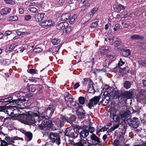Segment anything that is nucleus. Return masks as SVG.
<instances>
[{"instance_id": "f257e3e1", "label": "nucleus", "mask_w": 146, "mask_h": 146, "mask_svg": "<svg viewBox=\"0 0 146 146\" xmlns=\"http://www.w3.org/2000/svg\"><path fill=\"white\" fill-rule=\"evenodd\" d=\"M36 117H38V115L37 113L30 112L26 114L21 116L19 121L22 123L30 125L35 123V118Z\"/></svg>"}, {"instance_id": "f03ea898", "label": "nucleus", "mask_w": 146, "mask_h": 146, "mask_svg": "<svg viewBox=\"0 0 146 146\" xmlns=\"http://www.w3.org/2000/svg\"><path fill=\"white\" fill-rule=\"evenodd\" d=\"M11 97L6 98H0V104L1 105L5 106L7 105L6 103L9 102L10 103V100L12 99ZM13 106L5 107V106H0V111H3L5 113L8 114L9 116H12L13 115Z\"/></svg>"}, {"instance_id": "7ed1b4c3", "label": "nucleus", "mask_w": 146, "mask_h": 146, "mask_svg": "<svg viewBox=\"0 0 146 146\" xmlns=\"http://www.w3.org/2000/svg\"><path fill=\"white\" fill-rule=\"evenodd\" d=\"M55 110V108L53 105H50L46 110L42 113L41 116L48 119L52 116Z\"/></svg>"}, {"instance_id": "20e7f679", "label": "nucleus", "mask_w": 146, "mask_h": 146, "mask_svg": "<svg viewBox=\"0 0 146 146\" xmlns=\"http://www.w3.org/2000/svg\"><path fill=\"white\" fill-rule=\"evenodd\" d=\"M67 120V117L66 116L61 115L58 117H55L53 119V122L57 126L60 128L64 124V121Z\"/></svg>"}, {"instance_id": "39448f33", "label": "nucleus", "mask_w": 146, "mask_h": 146, "mask_svg": "<svg viewBox=\"0 0 146 146\" xmlns=\"http://www.w3.org/2000/svg\"><path fill=\"white\" fill-rule=\"evenodd\" d=\"M48 138L52 143H55L59 145L61 143L59 135L58 133H51L48 136Z\"/></svg>"}, {"instance_id": "423d86ee", "label": "nucleus", "mask_w": 146, "mask_h": 146, "mask_svg": "<svg viewBox=\"0 0 146 146\" xmlns=\"http://www.w3.org/2000/svg\"><path fill=\"white\" fill-rule=\"evenodd\" d=\"M129 126L134 128H137L139 126L140 122L137 118L134 117L132 119H128L127 120Z\"/></svg>"}, {"instance_id": "0eeeda50", "label": "nucleus", "mask_w": 146, "mask_h": 146, "mask_svg": "<svg viewBox=\"0 0 146 146\" xmlns=\"http://www.w3.org/2000/svg\"><path fill=\"white\" fill-rule=\"evenodd\" d=\"M64 135L69 137H76L78 135L77 132L75 131L74 129L68 128L64 132Z\"/></svg>"}, {"instance_id": "6e6552de", "label": "nucleus", "mask_w": 146, "mask_h": 146, "mask_svg": "<svg viewBox=\"0 0 146 146\" xmlns=\"http://www.w3.org/2000/svg\"><path fill=\"white\" fill-rule=\"evenodd\" d=\"M135 92L134 89H131L129 91H125L122 92V98L126 99H131Z\"/></svg>"}, {"instance_id": "1a4fd4ad", "label": "nucleus", "mask_w": 146, "mask_h": 146, "mask_svg": "<svg viewBox=\"0 0 146 146\" xmlns=\"http://www.w3.org/2000/svg\"><path fill=\"white\" fill-rule=\"evenodd\" d=\"M110 94L114 98L119 99L120 98L122 99V92L117 88H114L111 92Z\"/></svg>"}, {"instance_id": "9d476101", "label": "nucleus", "mask_w": 146, "mask_h": 146, "mask_svg": "<svg viewBox=\"0 0 146 146\" xmlns=\"http://www.w3.org/2000/svg\"><path fill=\"white\" fill-rule=\"evenodd\" d=\"M39 123V124H38V128L40 129H42L46 127L50 126V122H48V119H46L43 120H40Z\"/></svg>"}, {"instance_id": "9b49d317", "label": "nucleus", "mask_w": 146, "mask_h": 146, "mask_svg": "<svg viewBox=\"0 0 146 146\" xmlns=\"http://www.w3.org/2000/svg\"><path fill=\"white\" fill-rule=\"evenodd\" d=\"M100 97L101 96L100 95L94 96L91 98L88 105V107L91 108L92 107L94 106V105L97 104L99 102Z\"/></svg>"}, {"instance_id": "f8f14e48", "label": "nucleus", "mask_w": 146, "mask_h": 146, "mask_svg": "<svg viewBox=\"0 0 146 146\" xmlns=\"http://www.w3.org/2000/svg\"><path fill=\"white\" fill-rule=\"evenodd\" d=\"M146 94V91L144 90H141L137 94L136 96L137 100L138 102H140L143 100L144 97V95Z\"/></svg>"}, {"instance_id": "ddd939ff", "label": "nucleus", "mask_w": 146, "mask_h": 146, "mask_svg": "<svg viewBox=\"0 0 146 146\" xmlns=\"http://www.w3.org/2000/svg\"><path fill=\"white\" fill-rule=\"evenodd\" d=\"M76 113L80 119L85 117V113L84 110L82 109V106H79V108L77 110Z\"/></svg>"}, {"instance_id": "4468645a", "label": "nucleus", "mask_w": 146, "mask_h": 146, "mask_svg": "<svg viewBox=\"0 0 146 146\" xmlns=\"http://www.w3.org/2000/svg\"><path fill=\"white\" fill-rule=\"evenodd\" d=\"M54 23V21L51 20H47L42 22L40 23V25L43 28H45L53 26Z\"/></svg>"}, {"instance_id": "2eb2a0df", "label": "nucleus", "mask_w": 146, "mask_h": 146, "mask_svg": "<svg viewBox=\"0 0 146 146\" xmlns=\"http://www.w3.org/2000/svg\"><path fill=\"white\" fill-rule=\"evenodd\" d=\"M114 9L117 12H119L121 10H124L125 9V7L121 4L118 5L117 4H115L113 6Z\"/></svg>"}, {"instance_id": "dca6fc26", "label": "nucleus", "mask_w": 146, "mask_h": 146, "mask_svg": "<svg viewBox=\"0 0 146 146\" xmlns=\"http://www.w3.org/2000/svg\"><path fill=\"white\" fill-rule=\"evenodd\" d=\"M121 23L122 26L125 28H127L129 26H135L137 24V23L135 22H133L132 23H129L125 21H122Z\"/></svg>"}, {"instance_id": "f3484780", "label": "nucleus", "mask_w": 146, "mask_h": 146, "mask_svg": "<svg viewBox=\"0 0 146 146\" xmlns=\"http://www.w3.org/2000/svg\"><path fill=\"white\" fill-rule=\"evenodd\" d=\"M77 146H91L92 145L91 143L84 140H81L77 143Z\"/></svg>"}, {"instance_id": "a211bd4d", "label": "nucleus", "mask_w": 146, "mask_h": 146, "mask_svg": "<svg viewBox=\"0 0 146 146\" xmlns=\"http://www.w3.org/2000/svg\"><path fill=\"white\" fill-rule=\"evenodd\" d=\"M44 14L45 13H44L36 14L34 16L35 19L36 21L40 22L43 19Z\"/></svg>"}, {"instance_id": "6ab92c4d", "label": "nucleus", "mask_w": 146, "mask_h": 146, "mask_svg": "<svg viewBox=\"0 0 146 146\" xmlns=\"http://www.w3.org/2000/svg\"><path fill=\"white\" fill-rule=\"evenodd\" d=\"M93 82L92 81H89V85L88 86L87 91L89 93H94L95 90L94 88L93 85Z\"/></svg>"}, {"instance_id": "aec40b11", "label": "nucleus", "mask_w": 146, "mask_h": 146, "mask_svg": "<svg viewBox=\"0 0 146 146\" xmlns=\"http://www.w3.org/2000/svg\"><path fill=\"white\" fill-rule=\"evenodd\" d=\"M68 26V23L66 22H63L59 24L56 25L57 29L58 30L64 29Z\"/></svg>"}, {"instance_id": "412c9836", "label": "nucleus", "mask_w": 146, "mask_h": 146, "mask_svg": "<svg viewBox=\"0 0 146 146\" xmlns=\"http://www.w3.org/2000/svg\"><path fill=\"white\" fill-rule=\"evenodd\" d=\"M68 5L72 9L76 8L77 3L75 0H70L68 2Z\"/></svg>"}, {"instance_id": "4be33fe9", "label": "nucleus", "mask_w": 146, "mask_h": 146, "mask_svg": "<svg viewBox=\"0 0 146 146\" xmlns=\"http://www.w3.org/2000/svg\"><path fill=\"white\" fill-rule=\"evenodd\" d=\"M80 135L81 138H85L89 135V131L86 129L82 130L80 132Z\"/></svg>"}, {"instance_id": "5701e85b", "label": "nucleus", "mask_w": 146, "mask_h": 146, "mask_svg": "<svg viewBox=\"0 0 146 146\" xmlns=\"http://www.w3.org/2000/svg\"><path fill=\"white\" fill-rule=\"evenodd\" d=\"M70 16V14L69 13H67L62 14L60 18V20L62 21H65L67 20L69 18Z\"/></svg>"}, {"instance_id": "b1692460", "label": "nucleus", "mask_w": 146, "mask_h": 146, "mask_svg": "<svg viewBox=\"0 0 146 146\" xmlns=\"http://www.w3.org/2000/svg\"><path fill=\"white\" fill-rule=\"evenodd\" d=\"M11 9L9 7H5L2 9L1 11L2 15H6L8 14L10 12Z\"/></svg>"}, {"instance_id": "393cba45", "label": "nucleus", "mask_w": 146, "mask_h": 146, "mask_svg": "<svg viewBox=\"0 0 146 146\" xmlns=\"http://www.w3.org/2000/svg\"><path fill=\"white\" fill-rule=\"evenodd\" d=\"M27 89L28 91L29 94L30 95V96H31V92H33L35 91L36 88L35 86L34 85H31L30 86H27Z\"/></svg>"}, {"instance_id": "a878e982", "label": "nucleus", "mask_w": 146, "mask_h": 146, "mask_svg": "<svg viewBox=\"0 0 146 146\" xmlns=\"http://www.w3.org/2000/svg\"><path fill=\"white\" fill-rule=\"evenodd\" d=\"M131 52L129 49H125L122 50L121 54L124 57H127L129 55Z\"/></svg>"}, {"instance_id": "bb28decb", "label": "nucleus", "mask_w": 146, "mask_h": 146, "mask_svg": "<svg viewBox=\"0 0 146 146\" xmlns=\"http://www.w3.org/2000/svg\"><path fill=\"white\" fill-rule=\"evenodd\" d=\"M144 38V37L142 36L136 34L132 35L130 37L131 39L133 40H141L143 39Z\"/></svg>"}, {"instance_id": "cd10ccee", "label": "nucleus", "mask_w": 146, "mask_h": 146, "mask_svg": "<svg viewBox=\"0 0 146 146\" xmlns=\"http://www.w3.org/2000/svg\"><path fill=\"white\" fill-rule=\"evenodd\" d=\"M28 9L32 13H38V12L39 9L37 7H30L28 8Z\"/></svg>"}, {"instance_id": "c85d7f7f", "label": "nucleus", "mask_w": 146, "mask_h": 146, "mask_svg": "<svg viewBox=\"0 0 146 146\" xmlns=\"http://www.w3.org/2000/svg\"><path fill=\"white\" fill-rule=\"evenodd\" d=\"M108 49V47H103L101 49L100 52L102 54L106 55L110 52V51Z\"/></svg>"}, {"instance_id": "c756f323", "label": "nucleus", "mask_w": 146, "mask_h": 146, "mask_svg": "<svg viewBox=\"0 0 146 146\" xmlns=\"http://www.w3.org/2000/svg\"><path fill=\"white\" fill-rule=\"evenodd\" d=\"M20 112L19 110L16 107H13V116L15 117V116H18V114H19Z\"/></svg>"}, {"instance_id": "7c9ffc66", "label": "nucleus", "mask_w": 146, "mask_h": 146, "mask_svg": "<svg viewBox=\"0 0 146 146\" xmlns=\"http://www.w3.org/2000/svg\"><path fill=\"white\" fill-rule=\"evenodd\" d=\"M131 84L129 81H125L123 83V87L126 89H128L131 87Z\"/></svg>"}, {"instance_id": "2f4dec72", "label": "nucleus", "mask_w": 146, "mask_h": 146, "mask_svg": "<svg viewBox=\"0 0 146 146\" xmlns=\"http://www.w3.org/2000/svg\"><path fill=\"white\" fill-rule=\"evenodd\" d=\"M99 22V20L98 19H96L92 23L90 28L91 29H94L96 28L98 25V22Z\"/></svg>"}, {"instance_id": "473e14b6", "label": "nucleus", "mask_w": 146, "mask_h": 146, "mask_svg": "<svg viewBox=\"0 0 146 146\" xmlns=\"http://www.w3.org/2000/svg\"><path fill=\"white\" fill-rule=\"evenodd\" d=\"M91 139L93 140L96 141L98 143H100L99 139L93 133L90 136Z\"/></svg>"}, {"instance_id": "72a5a7b5", "label": "nucleus", "mask_w": 146, "mask_h": 146, "mask_svg": "<svg viewBox=\"0 0 146 146\" xmlns=\"http://www.w3.org/2000/svg\"><path fill=\"white\" fill-rule=\"evenodd\" d=\"M130 113L129 111H127L121 115V117L123 120H125L127 116Z\"/></svg>"}, {"instance_id": "f704fd0d", "label": "nucleus", "mask_w": 146, "mask_h": 146, "mask_svg": "<svg viewBox=\"0 0 146 146\" xmlns=\"http://www.w3.org/2000/svg\"><path fill=\"white\" fill-rule=\"evenodd\" d=\"M110 117L112 118L114 121H119L120 117L118 115L114 114H110Z\"/></svg>"}, {"instance_id": "c9c22d12", "label": "nucleus", "mask_w": 146, "mask_h": 146, "mask_svg": "<svg viewBox=\"0 0 146 146\" xmlns=\"http://www.w3.org/2000/svg\"><path fill=\"white\" fill-rule=\"evenodd\" d=\"M76 120V117L74 115H72L70 118L68 119L67 118V120L68 122H69L70 123L72 124V122L75 121Z\"/></svg>"}, {"instance_id": "e433bc0d", "label": "nucleus", "mask_w": 146, "mask_h": 146, "mask_svg": "<svg viewBox=\"0 0 146 146\" xmlns=\"http://www.w3.org/2000/svg\"><path fill=\"white\" fill-rule=\"evenodd\" d=\"M77 18L76 15H74L69 19V23L71 24L74 23L75 22V20Z\"/></svg>"}, {"instance_id": "4c0bfd02", "label": "nucleus", "mask_w": 146, "mask_h": 146, "mask_svg": "<svg viewBox=\"0 0 146 146\" xmlns=\"http://www.w3.org/2000/svg\"><path fill=\"white\" fill-rule=\"evenodd\" d=\"M25 136L28 138L29 141H31L32 139L33 134L30 132L27 131V133L25 135Z\"/></svg>"}, {"instance_id": "58836bf2", "label": "nucleus", "mask_w": 146, "mask_h": 146, "mask_svg": "<svg viewBox=\"0 0 146 146\" xmlns=\"http://www.w3.org/2000/svg\"><path fill=\"white\" fill-rule=\"evenodd\" d=\"M60 42V39L54 38L52 40V42L53 45H56L58 44Z\"/></svg>"}, {"instance_id": "ea45409f", "label": "nucleus", "mask_w": 146, "mask_h": 146, "mask_svg": "<svg viewBox=\"0 0 146 146\" xmlns=\"http://www.w3.org/2000/svg\"><path fill=\"white\" fill-rule=\"evenodd\" d=\"M18 18L16 16H12L9 17L8 20L9 21H15L18 20Z\"/></svg>"}, {"instance_id": "a19ab883", "label": "nucleus", "mask_w": 146, "mask_h": 146, "mask_svg": "<svg viewBox=\"0 0 146 146\" xmlns=\"http://www.w3.org/2000/svg\"><path fill=\"white\" fill-rule=\"evenodd\" d=\"M66 101L70 102H72L73 100L72 97L71 95H68L65 98Z\"/></svg>"}, {"instance_id": "79ce46f5", "label": "nucleus", "mask_w": 146, "mask_h": 146, "mask_svg": "<svg viewBox=\"0 0 146 146\" xmlns=\"http://www.w3.org/2000/svg\"><path fill=\"white\" fill-rule=\"evenodd\" d=\"M11 116V117H8L5 118L4 119V121L10 122L12 120H14L15 119V117L12 116Z\"/></svg>"}, {"instance_id": "37998d69", "label": "nucleus", "mask_w": 146, "mask_h": 146, "mask_svg": "<svg viewBox=\"0 0 146 146\" xmlns=\"http://www.w3.org/2000/svg\"><path fill=\"white\" fill-rule=\"evenodd\" d=\"M109 103V101L105 98H103L102 100V103L104 106L106 105Z\"/></svg>"}, {"instance_id": "c03bdc74", "label": "nucleus", "mask_w": 146, "mask_h": 146, "mask_svg": "<svg viewBox=\"0 0 146 146\" xmlns=\"http://www.w3.org/2000/svg\"><path fill=\"white\" fill-rule=\"evenodd\" d=\"M79 102L81 104H83L84 103L85 98L83 97H80L78 99Z\"/></svg>"}, {"instance_id": "a18cd8bd", "label": "nucleus", "mask_w": 146, "mask_h": 146, "mask_svg": "<svg viewBox=\"0 0 146 146\" xmlns=\"http://www.w3.org/2000/svg\"><path fill=\"white\" fill-rule=\"evenodd\" d=\"M70 105L72 106H77V104L78 105V108H79V106H81L78 103H77L76 102H74L73 101V99L72 100V102H70Z\"/></svg>"}, {"instance_id": "49530a36", "label": "nucleus", "mask_w": 146, "mask_h": 146, "mask_svg": "<svg viewBox=\"0 0 146 146\" xmlns=\"http://www.w3.org/2000/svg\"><path fill=\"white\" fill-rule=\"evenodd\" d=\"M10 62V60L9 59H6L4 60V59L0 60V62L4 63L5 64H8Z\"/></svg>"}, {"instance_id": "de8ad7c7", "label": "nucleus", "mask_w": 146, "mask_h": 146, "mask_svg": "<svg viewBox=\"0 0 146 146\" xmlns=\"http://www.w3.org/2000/svg\"><path fill=\"white\" fill-rule=\"evenodd\" d=\"M119 124L117 123L113 124V127L111 128V129L112 131H113L115 129L117 128L119 126Z\"/></svg>"}, {"instance_id": "09e8293b", "label": "nucleus", "mask_w": 146, "mask_h": 146, "mask_svg": "<svg viewBox=\"0 0 146 146\" xmlns=\"http://www.w3.org/2000/svg\"><path fill=\"white\" fill-rule=\"evenodd\" d=\"M25 101L26 100L24 98H23L22 99H21V98H19L18 100H13V102H15L17 104L19 102V101Z\"/></svg>"}, {"instance_id": "8fccbe9b", "label": "nucleus", "mask_w": 146, "mask_h": 146, "mask_svg": "<svg viewBox=\"0 0 146 146\" xmlns=\"http://www.w3.org/2000/svg\"><path fill=\"white\" fill-rule=\"evenodd\" d=\"M16 46V45H15L9 46L7 48V49L8 51H11L14 49Z\"/></svg>"}, {"instance_id": "3c124183", "label": "nucleus", "mask_w": 146, "mask_h": 146, "mask_svg": "<svg viewBox=\"0 0 146 146\" xmlns=\"http://www.w3.org/2000/svg\"><path fill=\"white\" fill-rule=\"evenodd\" d=\"M65 29V32L67 33L70 32L71 31V27L70 26H68L66 27Z\"/></svg>"}, {"instance_id": "603ef678", "label": "nucleus", "mask_w": 146, "mask_h": 146, "mask_svg": "<svg viewBox=\"0 0 146 146\" xmlns=\"http://www.w3.org/2000/svg\"><path fill=\"white\" fill-rule=\"evenodd\" d=\"M97 10V9L96 8H94L91 11V12L89 13L91 15H93L96 12Z\"/></svg>"}, {"instance_id": "864d4df0", "label": "nucleus", "mask_w": 146, "mask_h": 146, "mask_svg": "<svg viewBox=\"0 0 146 146\" xmlns=\"http://www.w3.org/2000/svg\"><path fill=\"white\" fill-rule=\"evenodd\" d=\"M3 1L7 4H12L14 3L12 0H3Z\"/></svg>"}, {"instance_id": "5fc2aeb1", "label": "nucleus", "mask_w": 146, "mask_h": 146, "mask_svg": "<svg viewBox=\"0 0 146 146\" xmlns=\"http://www.w3.org/2000/svg\"><path fill=\"white\" fill-rule=\"evenodd\" d=\"M89 81H91V80H88V79L85 78L84 79V81L83 82V84L85 85H86L87 84L89 85Z\"/></svg>"}, {"instance_id": "6e6d98bb", "label": "nucleus", "mask_w": 146, "mask_h": 146, "mask_svg": "<svg viewBox=\"0 0 146 146\" xmlns=\"http://www.w3.org/2000/svg\"><path fill=\"white\" fill-rule=\"evenodd\" d=\"M1 145L2 146H5L7 145V142L4 140H1Z\"/></svg>"}, {"instance_id": "4d7b16f0", "label": "nucleus", "mask_w": 146, "mask_h": 146, "mask_svg": "<svg viewBox=\"0 0 146 146\" xmlns=\"http://www.w3.org/2000/svg\"><path fill=\"white\" fill-rule=\"evenodd\" d=\"M65 0H59L58 1V4L60 5H63L65 2Z\"/></svg>"}, {"instance_id": "13d9d810", "label": "nucleus", "mask_w": 146, "mask_h": 146, "mask_svg": "<svg viewBox=\"0 0 146 146\" xmlns=\"http://www.w3.org/2000/svg\"><path fill=\"white\" fill-rule=\"evenodd\" d=\"M120 27V25L118 24H117L115 25L113 28L114 30L115 31H116L117 29H118Z\"/></svg>"}, {"instance_id": "bf43d9fd", "label": "nucleus", "mask_w": 146, "mask_h": 146, "mask_svg": "<svg viewBox=\"0 0 146 146\" xmlns=\"http://www.w3.org/2000/svg\"><path fill=\"white\" fill-rule=\"evenodd\" d=\"M32 17V16L30 15H26L25 17V20L26 21H28Z\"/></svg>"}, {"instance_id": "052dcab7", "label": "nucleus", "mask_w": 146, "mask_h": 146, "mask_svg": "<svg viewBox=\"0 0 146 146\" xmlns=\"http://www.w3.org/2000/svg\"><path fill=\"white\" fill-rule=\"evenodd\" d=\"M28 72L31 74H35L36 73V70L35 69H31L29 70Z\"/></svg>"}, {"instance_id": "680f3d73", "label": "nucleus", "mask_w": 146, "mask_h": 146, "mask_svg": "<svg viewBox=\"0 0 146 146\" xmlns=\"http://www.w3.org/2000/svg\"><path fill=\"white\" fill-rule=\"evenodd\" d=\"M82 127L81 126H80L79 125H77L75 127V129L77 130V131H76L78 133V130L80 129H82Z\"/></svg>"}, {"instance_id": "e2e57ef3", "label": "nucleus", "mask_w": 146, "mask_h": 146, "mask_svg": "<svg viewBox=\"0 0 146 146\" xmlns=\"http://www.w3.org/2000/svg\"><path fill=\"white\" fill-rule=\"evenodd\" d=\"M113 143L114 145L115 146H119V140H115L114 142Z\"/></svg>"}, {"instance_id": "0e129e2a", "label": "nucleus", "mask_w": 146, "mask_h": 146, "mask_svg": "<svg viewBox=\"0 0 146 146\" xmlns=\"http://www.w3.org/2000/svg\"><path fill=\"white\" fill-rule=\"evenodd\" d=\"M89 131L91 133H92L94 131V128L93 127H89Z\"/></svg>"}, {"instance_id": "69168bd1", "label": "nucleus", "mask_w": 146, "mask_h": 146, "mask_svg": "<svg viewBox=\"0 0 146 146\" xmlns=\"http://www.w3.org/2000/svg\"><path fill=\"white\" fill-rule=\"evenodd\" d=\"M13 139L14 140H23V139L22 138L18 137H14L13 138Z\"/></svg>"}, {"instance_id": "338daca9", "label": "nucleus", "mask_w": 146, "mask_h": 146, "mask_svg": "<svg viewBox=\"0 0 146 146\" xmlns=\"http://www.w3.org/2000/svg\"><path fill=\"white\" fill-rule=\"evenodd\" d=\"M19 130L21 132L23 133L25 135L27 132V131H26V130H25L23 129H21Z\"/></svg>"}, {"instance_id": "774afa93", "label": "nucleus", "mask_w": 146, "mask_h": 146, "mask_svg": "<svg viewBox=\"0 0 146 146\" xmlns=\"http://www.w3.org/2000/svg\"><path fill=\"white\" fill-rule=\"evenodd\" d=\"M125 63V62L123 61H119L118 63V65L119 66H121L122 65L124 64Z\"/></svg>"}]
</instances>
